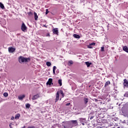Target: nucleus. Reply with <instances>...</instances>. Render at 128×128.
I'll list each match as a JSON object with an SVG mask.
<instances>
[{
  "label": "nucleus",
  "instance_id": "f257e3e1",
  "mask_svg": "<svg viewBox=\"0 0 128 128\" xmlns=\"http://www.w3.org/2000/svg\"><path fill=\"white\" fill-rule=\"evenodd\" d=\"M30 58H25L22 56H20L18 58V62L20 64H22V62H27L28 60Z\"/></svg>",
  "mask_w": 128,
  "mask_h": 128
},
{
  "label": "nucleus",
  "instance_id": "f03ea898",
  "mask_svg": "<svg viewBox=\"0 0 128 128\" xmlns=\"http://www.w3.org/2000/svg\"><path fill=\"white\" fill-rule=\"evenodd\" d=\"M74 125L70 122H66L65 123V126H64V128H72Z\"/></svg>",
  "mask_w": 128,
  "mask_h": 128
},
{
  "label": "nucleus",
  "instance_id": "7ed1b4c3",
  "mask_svg": "<svg viewBox=\"0 0 128 128\" xmlns=\"http://www.w3.org/2000/svg\"><path fill=\"white\" fill-rule=\"evenodd\" d=\"M8 52L10 54H12V52H16V48L13 47H9L8 48Z\"/></svg>",
  "mask_w": 128,
  "mask_h": 128
},
{
  "label": "nucleus",
  "instance_id": "20e7f679",
  "mask_svg": "<svg viewBox=\"0 0 128 128\" xmlns=\"http://www.w3.org/2000/svg\"><path fill=\"white\" fill-rule=\"evenodd\" d=\"M26 26L24 23H22L21 26L22 30L24 32H26Z\"/></svg>",
  "mask_w": 128,
  "mask_h": 128
},
{
  "label": "nucleus",
  "instance_id": "39448f33",
  "mask_svg": "<svg viewBox=\"0 0 128 128\" xmlns=\"http://www.w3.org/2000/svg\"><path fill=\"white\" fill-rule=\"evenodd\" d=\"M71 122L72 124L73 125V126H78V121L76 120H72L69 122Z\"/></svg>",
  "mask_w": 128,
  "mask_h": 128
},
{
  "label": "nucleus",
  "instance_id": "423d86ee",
  "mask_svg": "<svg viewBox=\"0 0 128 128\" xmlns=\"http://www.w3.org/2000/svg\"><path fill=\"white\" fill-rule=\"evenodd\" d=\"M46 84L51 86V84H52V78H49L48 82H46Z\"/></svg>",
  "mask_w": 128,
  "mask_h": 128
},
{
  "label": "nucleus",
  "instance_id": "0eeeda50",
  "mask_svg": "<svg viewBox=\"0 0 128 128\" xmlns=\"http://www.w3.org/2000/svg\"><path fill=\"white\" fill-rule=\"evenodd\" d=\"M52 32L54 34H57V35L58 34V28H55L53 29Z\"/></svg>",
  "mask_w": 128,
  "mask_h": 128
},
{
  "label": "nucleus",
  "instance_id": "6e6552de",
  "mask_svg": "<svg viewBox=\"0 0 128 128\" xmlns=\"http://www.w3.org/2000/svg\"><path fill=\"white\" fill-rule=\"evenodd\" d=\"M58 100H60V94L57 92L56 94V98L55 102H56Z\"/></svg>",
  "mask_w": 128,
  "mask_h": 128
},
{
  "label": "nucleus",
  "instance_id": "1a4fd4ad",
  "mask_svg": "<svg viewBox=\"0 0 128 128\" xmlns=\"http://www.w3.org/2000/svg\"><path fill=\"white\" fill-rule=\"evenodd\" d=\"M124 86H126V88H128V80L124 79Z\"/></svg>",
  "mask_w": 128,
  "mask_h": 128
},
{
  "label": "nucleus",
  "instance_id": "9d476101",
  "mask_svg": "<svg viewBox=\"0 0 128 128\" xmlns=\"http://www.w3.org/2000/svg\"><path fill=\"white\" fill-rule=\"evenodd\" d=\"M58 92L60 96H62V98H64V92H62V90H60L58 91Z\"/></svg>",
  "mask_w": 128,
  "mask_h": 128
},
{
  "label": "nucleus",
  "instance_id": "9b49d317",
  "mask_svg": "<svg viewBox=\"0 0 128 128\" xmlns=\"http://www.w3.org/2000/svg\"><path fill=\"white\" fill-rule=\"evenodd\" d=\"M40 98V95L38 94H35L33 96V100H38Z\"/></svg>",
  "mask_w": 128,
  "mask_h": 128
},
{
  "label": "nucleus",
  "instance_id": "f8f14e48",
  "mask_svg": "<svg viewBox=\"0 0 128 128\" xmlns=\"http://www.w3.org/2000/svg\"><path fill=\"white\" fill-rule=\"evenodd\" d=\"M34 18L35 20H38V14L36 12H34Z\"/></svg>",
  "mask_w": 128,
  "mask_h": 128
},
{
  "label": "nucleus",
  "instance_id": "ddd939ff",
  "mask_svg": "<svg viewBox=\"0 0 128 128\" xmlns=\"http://www.w3.org/2000/svg\"><path fill=\"white\" fill-rule=\"evenodd\" d=\"M25 96H24V95L20 96L18 97V100H22L24 98Z\"/></svg>",
  "mask_w": 128,
  "mask_h": 128
},
{
  "label": "nucleus",
  "instance_id": "4468645a",
  "mask_svg": "<svg viewBox=\"0 0 128 128\" xmlns=\"http://www.w3.org/2000/svg\"><path fill=\"white\" fill-rule=\"evenodd\" d=\"M20 117V114H18L15 116V120H18Z\"/></svg>",
  "mask_w": 128,
  "mask_h": 128
},
{
  "label": "nucleus",
  "instance_id": "2eb2a0df",
  "mask_svg": "<svg viewBox=\"0 0 128 128\" xmlns=\"http://www.w3.org/2000/svg\"><path fill=\"white\" fill-rule=\"evenodd\" d=\"M85 64L87 66L88 68H90V64H92V62H85Z\"/></svg>",
  "mask_w": 128,
  "mask_h": 128
},
{
  "label": "nucleus",
  "instance_id": "dca6fc26",
  "mask_svg": "<svg viewBox=\"0 0 128 128\" xmlns=\"http://www.w3.org/2000/svg\"><path fill=\"white\" fill-rule=\"evenodd\" d=\"M84 103L85 104H88V98H84Z\"/></svg>",
  "mask_w": 128,
  "mask_h": 128
},
{
  "label": "nucleus",
  "instance_id": "f3484780",
  "mask_svg": "<svg viewBox=\"0 0 128 128\" xmlns=\"http://www.w3.org/2000/svg\"><path fill=\"white\" fill-rule=\"evenodd\" d=\"M123 50H124V52H128V48L126 47V46H124L123 48Z\"/></svg>",
  "mask_w": 128,
  "mask_h": 128
},
{
  "label": "nucleus",
  "instance_id": "a211bd4d",
  "mask_svg": "<svg viewBox=\"0 0 128 128\" xmlns=\"http://www.w3.org/2000/svg\"><path fill=\"white\" fill-rule=\"evenodd\" d=\"M73 36H74L75 38H80V35H78L76 34H74L73 35Z\"/></svg>",
  "mask_w": 128,
  "mask_h": 128
},
{
  "label": "nucleus",
  "instance_id": "6ab92c4d",
  "mask_svg": "<svg viewBox=\"0 0 128 128\" xmlns=\"http://www.w3.org/2000/svg\"><path fill=\"white\" fill-rule=\"evenodd\" d=\"M0 8H2V10H4V6L2 2H0Z\"/></svg>",
  "mask_w": 128,
  "mask_h": 128
},
{
  "label": "nucleus",
  "instance_id": "aec40b11",
  "mask_svg": "<svg viewBox=\"0 0 128 128\" xmlns=\"http://www.w3.org/2000/svg\"><path fill=\"white\" fill-rule=\"evenodd\" d=\"M56 66H54L53 67V74H56Z\"/></svg>",
  "mask_w": 128,
  "mask_h": 128
},
{
  "label": "nucleus",
  "instance_id": "412c9836",
  "mask_svg": "<svg viewBox=\"0 0 128 128\" xmlns=\"http://www.w3.org/2000/svg\"><path fill=\"white\" fill-rule=\"evenodd\" d=\"M108 84H110V81H107L106 82L105 86H108Z\"/></svg>",
  "mask_w": 128,
  "mask_h": 128
},
{
  "label": "nucleus",
  "instance_id": "4be33fe9",
  "mask_svg": "<svg viewBox=\"0 0 128 128\" xmlns=\"http://www.w3.org/2000/svg\"><path fill=\"white\" fill-rule=\"evenodd\" d=\"M46 66H52V63H50V62H46Z\"/></svg>",
  "mask_w": 128,
  "mask_h": 128
},
{
  "label": "nucleus",
  "instance_id": "5701e85b",
  "mask_svg": "<svg viewBox=\"0 0 128 128\" xmlns=\"http://www.w3.org/2000/svg\"><path fill=\"white\" fill-rule=\"evenodd\" d=\"M58 83L59 84L60 86H62V80H58Z\"/></svg>",
  "mask_w": 128,
  "mask_h": 128
},
{
  "label": "nucleus",
  "instance_id": "b1692460",
  "mask_svg": "<svg viewBox=\"0 0 128 128\" xmlns=\"http://www.w3.org/2000/svg\"><path fill=\"white\" fill-rule=\"evenodd\" d=\"M3 95H4V96L5 98H6L8 96V92H4Z\"/></svg>",
  "mask_w": 128,
  "mask_h": 128
},
{
  "label": "nucleus",
  "instance_id": "393cba45",
  "mask_svg": "<svg viewBox=\"0 0 128 128\" xmlns=\"http://www.w3.org/2000/svg\"><path fill=\"white\" fill-rule=\"evenodd\" d=\"M30 104H26V108H30Z\"/></svg>",
  "mask_w": 128,
  "mask_h": 128
},
{
  "label": "nucleus",
  "instance_id": "a878e982",
  "mask_svg": "<svg viewBox=\"0 0 128 128\" xmlns=\"http://www.w3.org/2000/svg\"><path fill=\"white\" fill-rule=\"evenodd\" d=\"M88 48H92V45L90 44L88 46Z\"/></svg>",
  "mask_w": 128,
  "mask_h": 128
},
{
  "label": "nucleus",
  "instance_id": "bb28decb",
  "mask_svg": "<svg viewBox=\"0 0 128 128\" xmlns=\"http://www.w3.org/2000/svg\"><path fill=\"white\" fill-rule=\"evenodd\" d=\"M101 52H104V46H102L101 48Z\"/></svg>",
  "mask_w": 128,
  "mask_h": 128
},
{
  "label": "nucleus",
  "instance_id": "cd10ccee",
  "mask_svg": "<svg viewBox=\"0 0 128 128\" xmlns=\"http://www.w3.org/2000/svg\"><path fill=\"white\" fill-rule=\"evenodd\" d=\"M74 64V62L72 60L68 62V64Z\"/></svg>",
  "mask_w": 128,
  "mask_h": 128
},
{
  "label": "nucleus",
  "instance_id": "c85d7f7f",
  "mask_svg": "<svg viewBox=\"0 0 128 128\" xmlns=\"http://www.w3.org/2000/svg\"><path fill=\"white\" fill-rule=\"evenodd\" d=\"M124 96H126V98H128V92H126L124 94Z\"/></svg>",
  "mask_w": 128,
  "mask_h": 128
},
{
  "label": "nucleus",
  "instance_id": "c756f323",
  "mask_svg": "<svg viewBox=\"0 0 128 128\" xmlns=\"http://www.w3.org/2000/svg\"><path fill=\"white\" fill-rule=\"evenodd\" d=\"M90 44L91 46H96V43H94V42H92Z\"/></svg>",
  "mask_w": 128,
  "mask_h": 128
},
{
  "label": "nucleus",
  "instance_id": "7c9ffc66",
  "mask_svg": "<svg viewBox=\"0 0 128 128\" xmlns=\"http://www.w3.org/2000/svg\"><path fill=\"white\" fill-rule=\"evenodd\" d=\"M48 14V9L46 10V14Z\"/></svg>",
  "mask_w": 128,
  "mask_h": 128
},
{
  "label": "nucleus",
  "instance_id": "2f4dec72",
  "mask_svg": "<svg viewBox=\"0 0 128 128\" xmlns=\"http://www.w3.org/2000/svg\"><path fill=\"white\" fill-rule=\"evenodd\" d=\"M46 36H50V33H47L46 34Z\"/></svg>",
  "mask_w": 128,
  "mask_h": 128
},
{
  "label": "nucleus",
  "instance_id": "473e14b6",
  "mask_svg": "<svg viewBox=\"0 0 128 128\" xmlns=\"http://www.w3.org/2000/svg\"><path fill=\"white\" fill-rule=\"evenodd\" d=\"M28 16H30V14H32V12H28Z\"/></svg>",
  "mask_w": 128,
  "mask_h": 128
},
{
  "label": "nucleus",
  "instance_id": "72a5a7b5",
  "mask_svg": "<svg viewBox=\"0 0 128 128\" xmlns=\"http://www.w3.org/2000/svg\"><path fill=\"white\" fill-rule=\"evenodd\" d=\"M70 103H67L66 104V106H70Z\"/></svg>",
  "mask_w": 128,
  "mask_h": 128
},
{
  "label": "nucleus",
  "instance_id": "f704fd0d",
  "mask_svg": "<svg viewBox=\"0 0 128 128\" xmlns=\"http://www.w3.org/2000/svg\"><path fill=\"white\" fill-rule=\"evenodd\" d=\"M11 120H14V117L12 116V117L11 118Z\"/></svg>",
  "mask_w": 128,
  "mask_h": 128
},
{
  "label": "nucleus",
  "instance_id": "c9c22d12",
  "mask_svg": "<svg viewBox=\"0 0 128 128\" xmlns=\"http://www.w3.org/2000/svg\"><path fill=\"white\" fill-rule=\"evenodd\" d=\"M10 128H12V125H10Z\"/></svg>",
  "mask_w": 128,
  "mask_h": 128
},
{
  "label": "nucleus",
  "instance_id": "e433bc0d",
  "mask_svg": "<svg viewBox=\"0 0 128 128\" xmlns=\"http://www.w3.org/2000/svg\"><path fill=\"white\" fill-rule=\"evenodd\" d=\"M28 128H32V127H28Z\"/></svg>",
  "mask_w": 128,
  "mask_h": 128
},
{
  "label": "nucleus",
  "instance_id": "4c0bfd02",
  "mask_svg": "<svg viewBox=\"0 0 128 128\" xmlns=\"http://www.w3.org/2000/svg\"><path fill=\"white\" fill-rule=\"evenodd\" d=\"M22 128H26V127L24 126V127H22Z\"/></svg>",
  "mask_w": 128,
  "mask_h": 128
},
{
  "label": "nucleus",
  "instance_id": "58836bf2",
  "mask_svg": "<svg viewBox=\"0 0 128 128\" xmlns=\"http://www.w3.org/2000/svg\"><path fill=\"white\" fill-rule=\"evenodd\" d=\"M62 100V98H60V100Z\"/></svg>",
  "mask_w": 128,
  "mask_h": 128
},
{
  "label": "nucleus",
  "instance_id": "ea45409f",
  "mask_svg": "<svg viewBox=\"0 0 128 128\" xmlns=\"http://www.w3.org/2000/svg\"><path fill=\"white\" fill-rule=\"evenodd\" d=\"M92 118H90V120H92Z\"/></svg>",
  "mask_w": 128,
  "mask_h": 128
},
{
  "label": "nucleus",
  "instance_id": "a19ab883",
  "mask_svg": "<svg viewBox=\"0 0 128 128\" xmlns=\"http://www.w3.org/2000/svg\"><path fill=\"white\" fill-rule=\"evenodd\" d=\"M92 118H90V120H92Z\"/></svg>",
  "mask_w": 128,
  "mask_h": 128
}]
</instances>
